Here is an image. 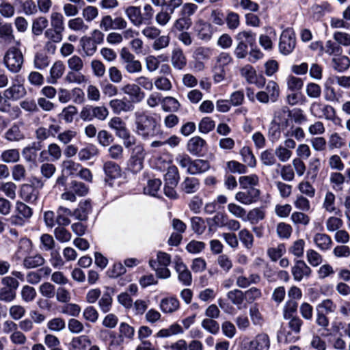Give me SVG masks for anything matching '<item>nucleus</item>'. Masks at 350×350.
<instances>
[{
	"label": "nucleus",
	"mask_w": 350,
	"mask_h": 350,
	"mask_svg": "<svg viewBox=\"0 0 350 350\" xmlns=\"http://www.w3.org/2000/svg\"><path fill=\"white\" fill-rule=\"evenodd\" d=\"M92 211V204L89 200L81 201L78 207L74 210L73 216L79 221H86Z\"/></svg>",
	"instance_id": "obj_20"
},
{
	"label": "nucleus",
	"mask_w": 350,
	"mask_h": 350,
	"mask_svg": "<svg viewBox=\"0 0 350 350\" xmlns=\"http://www.w3.org/2000/svg\"><path fill=\"white\" fill-rule=\"evenodd\" d=\"M15 42L14 30L11 23H5L0 26V44L10 45Z\"/></svg>",
	"instance_id": "obj_21"
},
{
	"label": "nucleus",
	"mask_w": 350,
	"mask_h": 350,
	"mask_svg": "<svg viewBox=\"0 0 350 350\" xmlns=\"http://www.w3.org/2000/svg\"><path fill=\"white\" fill-rule=\"evenodd\" d=\"M193 31L196 37L202 41H209L213 34V28L212 25L200 18L195 22Z\"/></svg>",
	"instance_id": "obj_11"
},
{
	"label": "nucleus",
	"mask_w": 350,
	"mask_h": 350,
	"mask_svg": "<svg viewBox=\"0 0 350 350\" xmlns=\"http://www.w3.org/2000/svg\"><path fill=\"white\" fill-rule=\"evenodd\" d=\"M293 204L297 209L303 212H308L311 208L309 200L302 195L296 196Z\"/></svg>",
	"instance_id": "obj_60"
},
{
	"label": "nucleus",
	"mask_w": 350,
	"mask_h": 350,
	"mask_svg": "<svg viewBox=\"0 0 350 350\" xmlns=\"http://www.w3.org/2000/svg\"><path fill=\"white\" fill-rule=\"evenodd\" d=\"M227 297L238 309L241 310L246 308V304L243 303L245 296L243 291L239 289H234L227 293Z\"/></svg>",
	"instance_id": "obj_29"
},
{
	"label": "nucleus",
	"mask_w": 350,
	"mask_h": 350,
	"mask_svg": "<svg viewBox=\"0 0 350 350\" xmlns=\"http://www.w3.org/2000/svg\"><path fill=\"white\" fill-rule=\"evenodd\" d=\"M79 43L85 56H92L97 50L96 42L90 37H82L80 39Z\"/></svg>",
	"instance_id": "obj_31"
},
{
	"label": "nucleus",
	"mask_w": 350,
	"mask_h": 350,
	"mask_svg": "<svg viewBox=\"0 0 350 350\" xmlns=\"http://www.w3.org/2000/svg\"><path fill=\"white\" fill-rule=\"evenodd\" d=\"M103 170L106 176L113 179L120 177L122 174L120 165L112 161L105 162L103 165Z\"/></svg>",
	"instance_id": "obj_33"
},
{
	"label": "nucleus",
	"mask_w": 350,
	"mask_h": 350,
	"mask_svg": "<svg viewBox=\"0 0 350 350\" xmlns=\"http://www.w3.org/2000/svg\"><path fill=\"white\" fill-rule=\"evenodd\" d=\"M298 308L297 302L294 299L288 300L283 308V317L284 319L295 317Z\"/></svg>",
	"instance_id": "obj_54"
},
{
	"label": "nucleus",
	"mask_w": 350,
	"mask_h": 350,
	"mask_svg": "<svg viewBox=\"0 0 350 350\" xmlns=\"http://www.w3.org/2000/svg\"><path fill=\"white\" fill-rule=\"evenodd\" d=\"M51 29L64 33L65 30L64 17L58 12H53L50 15Z\"/></svg>",
	"instance_id": "obj_34"
},
{
	"label": "nucleus",
	"mask_w": 350,
	"mask_h": 350,
	"mask_svg": "<svg viewBox=\"0 0 350 350\" xmlns=\"http://www.w3.org/2000/svg\"><path fill=\"white\" fill-rule=\"evenodd\" d=\"M333 39L340 46H350V34L347 32L336 31L333 33Z\"/></svg>",
	"instance_id": "obj_64"
},
{
	"label": "nucleus",
	"mask_w": 350,
	"mask_h": 350,
	"mask_svg": "<svg viewBox=\"0 0 350 350\" xmlns=\"http://www.w3.org/2000/svg\"><path fill=\"white\" fill-rule=\"evenodd\" d=\"M14 260L23 262H43L44 261V259L40 254L32 250L31 242L27 238L20 240Z\"/></svg>",
	"instance_id": "obj_3"
},
{
	"label": "nucleus",
	"mask_w": 350,
	"mask_h": 350,
	"mask_svg": "<svg viewBox=\"0 0 350 350\" xmlns=\"http://www.w3.org/2000/svg\"><path fill=\"white\" fill-rule=\"evenodd\" d=\"M179 180V174L178 168L175 165H171L168 167L167 173L165 174V181L166 185L176 186Z\"/></svg>",
	"instance_id": "obj_52"
},
{
	"label": "nucleus",
	"mask_w": 350,
	"mask_h": 350,
	"mask_svg": "<svg viewBox=\"0 0 350 350\" xmlns=\"http://www.w3.org/2000/svg\"><path fill=\"white\" fill-rule=\"evenodd\" d=\"M100 334L105 338L107 336L109 337L110 341L108 345L109 350H122L124 338L122 335H116L113 332L107 330L101 331Z\"/></svg>",
	"instance_id": "obj_23"
},
{
	"label": "nucleus",
	"mask_w": 350,
	"mask_h": 350,
	"mask_svg": "<svg viewBox=\"0 0 350 350\" xmlns=\"http://www.w3.org/2000/svg\"><path fill=\"white\" fill-rule=\"evenodd\" d=\"M68 27L73 31L81 33H85L89 29L88 25L85 24L84 20L81 17L70 19L68 21Z\"/></svg>",
	"instance_id": "obj_44"
},
{
	"label": "nucleus",
	"mask_w": 350,
	"mask_h": 350,
	"mask_svg": "<svg viewBox=\"0 0 350 350\" xmlns=\"http://www.w3.org/2000/svg\"><path fill=\"white\" fill-rule=\"evenodd\" d=\"M109 157L115 161L122 160L124 158V148L120 144H113L107 150Z\"/></svg>",
	"instance_id": "obj_62"
},
{
	"label": "nucleus",
	"mask_w": 350,
	"mask_h": 350,
	"mask_svg": "<svg viewBox=\"0 0 350 350\" xmlns=\"http://www.w3.org/2000/svg\"><path fill=\"white\" fill-rule=\"evenodd\" d=\"M310 111L314 117L319 119L332 120L336 116L335 109L320 101L313 102L310 107Z\"/></svg>",
	"instance_id": "obj_10"
},
{
	"label": "nucleus",
	"mask_w": 350,
	"mask_h": 350,
	"mask_svg": "<svg viewBox=\"0 0 350 350\" xmlns=\"http://www.w3.org/2000/svg\"><path fill=\"white\" fill-rule=\"evenodd\" d=\"M109 127L115 131L117 137H125L127 132L129 131L126 128V123L120 117L112 118L109 123Z\"/></svg>",
	"instance_id": "obj_22"
},
{
	"label": "nucleus",
	"mask_w": 350,
	"mask_h": 350,
	"mask_svg": "<svg viewBox=\"0 0 350 350\" xmlns=\"http://www.w3.org/2000/svg\"><path fill=\"white\" fill-rule=\"evenodd\" d=\"M346 144L343 139L338 133H333L330 135L328 139V146L330 150L340 149Z\"/></svg>",
	"instance_id": "obj_59"
},
{
	"label": "nucleus",
	"mask_w": 350,
	"mask_h": 350,
	"mask_svg": "<svg viewBox=\"0 0 350 350\" xmlns=\"http://www.w3.org/2000/svg\"><path fill=\"white\" fill-rule=\"evenodd\" d=\"M322 208L327 213H337L338 208L336 206V196L333 192L327 191L324 196Z\"/></svg>",
	"instance_id": "obj_32"
},
{
	"label": "nucleus",
	"mask_w": 350,
	"mask_h": 350,
	"mask_svg": "<svg viewBox=\"0 0 350 350\" xmlns=\"http://www.w3.org/2000/svg\"><path fill=\"white\" fill-rule=\"evenodd\" d=\"M162 109L165 112H177L180 108L179 101L172 96L163 97Z\"/></svg>",
	"instance_id": "obj_38"
},
{
	"label": "nucleus",
	"mask_w": 350,
	"mask_h": 350,
	"mask_svg": "<svg viewBox=\"0 0 350 350\" xmlns=\"http://www.w3.org/2000/svg\"><path fill=\"white\" fill-rule=\"evenodd\" d=\"M206 146L204 139L199 136L191 138L187 143V150L193 155H198L201 153Z\"/></svg>",
	"instance_id": "obj_26"
},
{
	"label": "nucleus",
	"mask_w": 350,
	"mask_h": 350,
	"mask_svg": "<svg viewBox=\"0 0 350 350\" xmlns=\"http://www.w3.org/2000/svg\"><path fill=\"white\" fill-rule=\"evenodd\" d=\"M310 268L306 264H295L292 268V273L297 281H301L304 277H308Z\"/></svg>",
	"instance_id": "obj_41"
},
{
	"label": "nucleus",
	"mask_w": 350,
	"mask_h": 350,
	"mask_svg": "<svg viewBox=\"0 0 350 350\" xmlns=\"http://www.w3.org/2000/svg\"><path fill=\"white\" fill-rule=\"evenodd\" d=\"M184 330L178 323H174L167 328L161 329L157 333V336L161 338H167L174 335L182 334Z\"/></svg>",
	"instance_id": "obj_43"
},
{
	"label": "nucleus",
	"mask_w": 350,
	"mask_h": 350,
	"mask_svg": "<svg viewBox=\"0 0 350 350\" xmlns=\"http://www.w3.org/2000/svg\"><path fill=\"white\" fill-rule=\"evenodd\" d=\"M258 177L256 174H251L250 176H242L239 178V182L241 187L243 189H249L254 187L258 184Z\"/></svg>",
	"instance_id": "obj_61"
},
{
	"label": "nucleus",
	"mask_w": 350,
	"mask_h": 350,
	"mask_svg": "<svg viewBox=\"0 0 350 350\" xmlns=\"http://www.w3.org/2000/svg\"><path fill=\"white\" fill-rule=\"evenodd\" d=\"M33 214V208L29 205L24 202L16 201L14 213L8 219V221L12 226L23 227L29 222Z\"/></svg>",
	"instance_id": "obj_4"
},
{
	"label": "nucleus",
	"mask_w": 350,
	"mask_h": 350,
	"mask_svg": "<svg viewBox=\"0 0 350 350\" xmlns=\"http://www.w3.org/2000/svg\"><path fill=\"white\" fill-rule=\"evenodd\" d=\"M245 189L235 194L234 198L237 201L245 205H250L258 200L260 196V191L258 189L250 187Z\"/></svg>",
	"instance_id": "obj_15"
},
{
	"label": "nucleus",
	"mask_w": 350,
	"mask_h": 350,
	"mask_svg": "<svg viewBox=\"0 0 350 350\" xmlns=\"http://www.w3.org/2000/svg\"><path fill=\"white\" fill-rule=\"evenodd\" d=\"M343 226V221L336 216H330L325 221L326 230L329 232H336Z\"/></svg>",
	"instance_id": "obj_56"
},
{
	"label": "nucleus",
	"mask_w": 350,
	"mask_h": 350,
	"mask_svg": "<svg viewBox=\"0 0 350 350\" xmlns=\"http://www.w3.org/2000/svg\"><path fill=\"white\" fill-rule=\"evenodd\" d=\"M159 308L164 314H172L180 308V301L174 296H169L161 299Z\"/></svg>",
	"instance_id": "obj_18"
},
{
	"label": "nucleus",
	"mask_w": 350,
	"mask_h": 350,
	"mask_svg": "<svg viewBox=\"0 0 350 350\" xmlns=\"http://www.w3.org/2000/svg\"><path fill=\"white\" fill-rule=\"evenodd\" d=\"M0 158L5 163H16L20 160V152L16 148L7 149L1 152Z\"/></svg>",
	"instance_id": "obj_42"
},
{
	"label": "nucleus",
	"mask_w": 350,
	"mask_h": 350,
	"mask_svg": "<svg viewBox=\"0 0 350 350\" xmlns=\"http://www.w3.org/2000/svg\"><path fill=\"white\" fill-rule=\"evenodd\" d=\"M133 126L135 133L143 140L156 137L160 131L158 120L144 111L135 112Z\"/></svg>",
	"instance_id": "obj_1"
},
{
	"label": "nucleus",
	"mask_w": 350,
	"mask_h": 350,
	"mask_svg": "<svg viewBox=\"0 0 350 350\" xmlns=\"http://www.w3.org/2000/svg\"><path fill=\"white\" fill-rule=\"evenodd\" d=\"M237 42L245 44L248 46H252L256 42V34L252 31H239L235 36Z\"/></svg>",
	"instance_id": "obj_39"
},
{
	"label": "nucleus",
	"mask_w": 350,
	"mask_h": 350,
	"mask_svg": "<svg viewBox=\"0 0 350 350\" xmlns=\"http://www.w3.org/2000/svg\"><path fill=\"white\" fill-rule=\"evenodd\" d=\"M210 163L204 159L192 160L191 166L187 169V172L191 174H198L204 173L210 169Z\"/></svg>",
	"instance_id": "obj_28"
},
{
	"label": "nucleus",
	"mask_w": 350,
	"mask_h": 350,
	"mask_svg": "<svg viewBox=\"0 0 350 350\" xmlns=\"http://www.w3.org/2000/svg\"><path fill=\"white\" fill-rule=\"evenodd\" d=\"M296 46V36L293 29L286 28L284 29L280 36L279 40V51L287 55L291 54Z\"/></svg>",
	"instance_id": "obj_8"
},
{
	"label": "nucleus",
	"mask_w": 350,
	"mask_h": 350,
	"mask_svg": "<svg viewBox=\"0 0 350 350\" xmlns=\"http://www.w3.org/2000/svg\"><path fill=\"white\" fill-rule=\"evenodd\" d=\"M64 81L68 83L81 84L86 81V77L80 72L70 70L64 77Z\"/></svg>",
	"instance_id": "obj_58"
},
{
	"label": "nucleus",
	"mask_w": 350,
	"mask_h": 350,
	"mask_svg": "<svg viewBox=\"0 0 350 350\" xmlns=\"http://www.w3.org/2000/svg\"><path fill=\"white\" fill-rule=\"evenodd\" d=\"M51 272L50 268L42 267L36 271H30L27 275V281L32 284H38L42 278L49 275Z\"/></svg>",
	"instance_id": "obj_36"
},
{
	"label": "nucleus",
	"mask_w": 350,
	"mask_h": 350,
	"mask_svg": "<svg viewBox=\"0 0 350 350\" xmlns=\"http://www.w3.org/2000/svg\"><path fill=\"white\" fill-rule=\"evenodd\" d=\"M26 94V89L23 84L13 83L4 91L3 95L9 100H18L24 97Z\"/></svg>",
	"instance_id": "obj_19"
},
{
	"label": "nucleus",
	"mask_w": 350,
	"mask_h": 350,
	"mask_svg": "<svg viewBox=\"0 0 350 350\" xmlns=\"http://www.w3.org/2000/svg\"><path fill=\"white\" fill-rule=\"evenodd\" d=\"M65 71V66L61 61L55 62L50 70L51 83H57L58 79L61 78Z\"/></svg>",
	"instance_id": "obj_46"
},
{
	"label": "nucleus",
	"mask_w": 350,
	"mask_h": 350,
	"mask_svg": "<svg viewBox=\"0 0 350 350\" xmlns=\"http://www.w3.org/2000/svg\"><path fill=\"white\" fill-rule=\"evenodd\" d=\"M120 62L127 74H138L142 70V62L126 47H123L120 51Z\"/></svg>",
	"instance_id": "obj_5"
},
{
	"label": "nucleus",
	"mask_w": 350,
	"mask_h": 350,
	"mask_svg": "<svg viewBox=\"0 0 350 350\" xmlns=\"http://www.w3.org/2000/svg\"><path fill=\"white\" fill-rule=\"evenodd\" d=\"M49 25V21L45 16H39L33 20L32 23V33L35 36H40L42 33Z\"/></svg>",
	"instance_id": "obj_48"
},
{
	"label": "nucleus",
	"mask_w": 350,
	"mask_h": 350,
	"mask_svg": "<svg viewBox=\"0 0 350 350\" xmlns=\"http://www.w3.org/2000/svg\"><path fill=\"white\" fill-rule=\"evenodd\" d=\"M109 105L115 114L132 112L135 109L134 103L126 98H114L109 101Z\"/></svg>",
	"instance_id": "obj_13"
},
{
	"label": "nucleus",
	"mask_w": 350,
	"mask_h": 350,
	"mask_svg": "<svg viewBox=\"0 0 350 350\" xmlns=\"http://www.w3.org/2000/svg\"><path fill=\"white\" fill-rule=\"evenodd\" d=\"M291 116V111L288 107H282L281 109L275 111L273 122H275L282 127H286L288 126L290 118Z\"/></svg>",
	"instance_id": "obj_27"
},
{
	"label": "nucleus",
	"mask_w": 350,
	"mask_h": 350,
	"mask_svg": "<svg viewBox=\"0 0 350 350\" xmlns=\"http://www.w3.org/2000/svg\"><path fill=\"white\" fill-rule=\"evenodd\" d=\"M270 338L267 334H258L247 345L243 350H269Z\"/></svg>",
	"instance_id": "obj_12"
},
{
	"label": "nucleus",
	"mask_w": 350,
	"mask_h": 350,
	"mask_svg": "<svg viewBox=\"0 0 350 350\" xmlns=\"http://www.w3.org/2000/svg\"><path fill=\"white\" fill-rule=\"evenodd\" d=\"M280 87L274 81H269L265 90L258 92L256 98L260 103L267 104L269 102L275 103L280 96Z\"/></svg>",
	"instance_id": "obj_9"
},
{
	"label": "nucleus",
	"mask_w": 350,
	"mask_h": 350,
	"mask_svg": "<svg viewBox=\"0 0 350 350\" xmlns=\"http://www.w3.org/2000/svg\"><path fill=\"white\" fill-rule=\"evenodd\" d=\"M170 62L172 67L176 70H182L187 66V57L180 46L172 49L170 54Z\"/></svg>",
	"instance_id": "obj_17"
},
{
	"label": "nucleus",
	"mask_w": 350,
	"mask_h": 350,
	"mask_svg": "<svg viewBox=\"0 0 350 350\" xmlns=\"http://www.w3.org/2000/svg\"><path fill=\"white\" fill-rule=\"evenodd\" d=\"M40 192L31 184H23L19 190V196L25 203L36 204L38 199Z\"/></svg>",
	"instance_id": "obj_14"
},
{
	"label": "nucleus",
	"mask_w": 350,
	"mask_h": 350,
	"mask_svg": "<svg viewBox=\"0 0 350 350\" xmlns=\"http://www.w3.org/2000/svg\"><path fill=\"white\" fill-rule=\"evenodd\" d=\"M3 62L9 71L18 73L22 68L23 55L18 49L11 47L5 53Z\"/></svg>",
	"instance_id": "obj_6"
},
{
	"label": "nucleus",
	"mask_w": 350,
	"mask_h": 350,
	"mask_svg": "<svg viewBox=\"0 0 350 350\" xmlns=\"http://www.w3.org/2000/svg\"><path fill=\"white\" fill-rule=\"evenodd\" d=\"M288 327L291 332H282L278 335V340L281 342L291 343L296 342L299 337L298 334L300 332L301 327L303 325V321L298 317L289 318Z\"/></svg>",
	"instance_id": "obj_7"
},
{
	"label": "nucleus",
	"mask_w": 350,
	"mask_h": 350,
	"mask_svg": "<svg viewBox=\"0 0 350 350\" xmlns=\"http://www.w3.org/2000/svg\"><path fill=\"white\" fill-rule=\"evenodd\" d=\"M16 185L12 181L0 183V191H2L4 195L10 200H14L16 198Z\"/></svg>",
	"instance_id": "obj_49"
},
{
	"label": "nucleus",
	"mask_w": 350,
	"mask_h": 350,
	"mask_svg": "<svg viewBox=\"0 0 350 350\" xmlns=\"http://www.w3.org/2000/svg\"><path fill=\"white\" fill-rule=\"evenodd\" d=\"M265 213L262 208H255L246 213V221H249L252 224H257L265 218Z\"/></svg>",
	"instance_id": "obj_53"
},
{
	"label": "nucleus",
	"mask_w": 350,
	"mask_h": 350,
	"mask_svg": "<svg viewBox=\"0 0 350 350\" xmlns=\"http://www.w3.org/2000/svg\"><path fill=\"white\" fill-rule=\"evenodd\" d=\"M120 90L123 94L130 97L129 100L133 103H140L145 97L144 92L135 83H126Z\"/></svg>",
	"instance_id": "obj_16"
},
{
	"label": "nucleus",
	"mask_w": 350,
	"mask_h": 350,
	"mask_svg": "<svg viewBox=\"0 0 350 350\" xmlns=\"http://www.w3.org/2000/svg\"><path fill=\"white\" fill-rule=\"evenodd\" d=\"M191 18L182 16L174 21L172 25V31L178 32L185 31L191 27Z\"/></svg>",
	"instance_id": "obj_47"
},
{
	"label": "nucleus",
	"mask_w": 350,
	"mask_h": 350,
	"mask_svg": "<svg viewBox=\"0 0 350 350\" xmlns=\"http://www.w3.org/2000/svg\"><path fill=\"white\" fill-rule=\"evenodd\" d=\"M299 195L312 198L315 196L316 189L308 180H302L297 185Z\"/></svg>",
	"instance_id": "obj_51"
},
{
	"label": "nucleus",
	"mask_w": 350,
	"mask_h": 350,
	"mask_svg": "<svg viewBox=\"0 0 350 350\" xmlns=\"http://www.w3.org/2000/svg\"><path fill=\"white\" fill-rule=\"evenodd\" d=\"M342 49L336 41L328 40L325 42L323 47H321V52L328 55L336 56L342 53Z\"/></svg>",
	"instance_id": "obj_45"
},
{
	"label": "nucleus",
	"mask_w": 350,
	"mask_h": 350,
	"mask_svg": "<svg viewBox=\"0 0 350 350\" xmlns=\"http://www.w3.org/2000/svg\"><path fill=\"white\" fill-rule=\"evenodd\" d=\"M4 138L10 142H18L25 138V135L19 125L14 124L4 133Z\"/></svg>",
	"instance_id": "obj_24"
},
{
	"label": "nucleus",
	"mask_w": 350,
	"mask_h": 350,
	"mask_svg": "<svg viewBox=\"0 0 350 350\" xmlns=\"http://www.w3.org/2000/svg\"><path fill=\"white\" fill-rule=\"evenodd\" d=\"M313 241L316 246L322 251L329 250L333 244L331 237L321 232L316 233L314 235Z\"/></svg>",
	"instance_id": "obj_25"
},
{
	"label": "nucleus",
	"mask_w": 350,
	"mask_h": 350,
	"mask_svg": "<svg viewBox=\"0 0 350 350\" xmlns=\"http://www.w3.org/2000/svg\"><path fill=\"white\" fill-rule=\"evenodd\" d=\"M49 58L42 53H37L34 56L33 65L38 70H43L49 66Z\"/></svg>",
	"instance_id": "obj_63"
},
{
	"label": "nucleus",
	"mask_w": 350,
	"mask_h": 350,
	"mask_svg": "<svg viewBox=\"0 0 350 350\" xmlns=\"http://www.w3.org/2000/svg\"><path fill=\"white\" fill-rule=\"evenodd\" d=\"M345 183V176L339 172H332L329 175V183L333 190L342 191Z\"/></svg>",
	"instance_id": "obj_35"
},
{
	"label": "nucleus",
	"mask_w": 350,
	"mask_h": 350,
	"mask_svg": "<svg viewBox=\"0 0 350 350\" xmlns=\"http://www.w3.org/2000/svg\"><path fill=\"white\" fill-rule=\"evenodd\" d=\"M161 185V181L158 178L149 180L147 185L144 188V193L154 197L157 196Z\"/></svg>",
	"instance_id": "obj_55"
},
{
	"label": "nucleus",
	"mask_w": 350,
	"mask_h": 350,
	"mask_svg": "<svg viewBox=\"0 0 350 350\" xmlns=\"http://www.w3.org/2000/svg\"><path fill=\"white\" fill-rule=\"evenodd\" d=\"M291 221L295 225L307 226L309 224L310 218L303 211H295L291 215Z\"/></svg>",
	"instance_id": "obj_57"
},
{
	"label": "nucleus",
	"mask_w": 350,
	"mask_h": 350,
	"mask_svg": "<svg viewBox=\"0 0 350 350\" xmlns=\"http://www.w3.org/2000/svg\"><path fill=\"white\" fill-rule=\"evenodd\" d=\"M175 269L178 274V280L185 286L191 283V274L185 264H175Z\"/></svg>",
	"instance_id": "obj_37"
},
{
	"label": "nucleus",
	"mask_w": 350,
	"mask_h": 350,
	"mask_svg": "<svg viewBox=\"0 0 350 350\" xmlns=\"http://www.w3.org/2000/svg\"><path fill=\"white\" fill-rule=\"evenodd\" d=\"M243 163L250 167H255L256 165V160L252 153V150L248 146L243 147L240 150Z\"/></svg>",
	"instance_id": "obj_50"
},
{
	"label": "nucleus",
	"mask_w": 350,
	"mask_h": 350,
	"mask_svg": "<svg viewBox=\"0 0 350 350\" xmlns=\"http://www.w3.org/2000/svg\"><path fill=\"white\" fill-rule=\"evenodd\" d=\"M98 153L99 151L97 147L94 144H90L79 150L78 157L80 161H88L97 156Z\"/></svg>",
	"instance_id": "obj_40"
},
{
	"label": "nucleus",
	"mask_w": 350,
	"mask_h": 350,
	"mask_svg": "<svg viewBox=\"0 0 350 350\" xmlns=\"http://www.w3.org/2000/svg\"><path fill=\"white\" fill-rule=\"evenodd\" d=\"M143 9L144 14L139 6L130 5L125 9V15L133 26L138 27L152 23L154 12L153 8L150 4H145Z\"/></svg>",
	"instance_id": "obj_2"
},
{
	"label": "nucleus",
	"mask_w": 350,
	"mask_h": 350,
	"mask_svg": "<svg viewBox=\"0 0 350 350\" xmlns=\"http://www.w3.org/2000/svg\"><path fill=\"white\" fill-rule=\"evenodd\" d=\"M332 66L337 72H345L350 66V59L347 56L338 55L332 58Z\"/></svg>",
	"instance_id": "obj_30"
}]
</instances>
